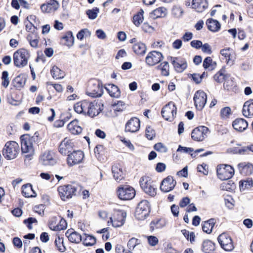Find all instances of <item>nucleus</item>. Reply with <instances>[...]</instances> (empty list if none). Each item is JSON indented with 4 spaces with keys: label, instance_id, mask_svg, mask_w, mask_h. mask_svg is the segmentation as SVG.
Segmentation results:
<instances>
[{
    "label": "nucleus",
    "instance_id": "nucleus-1",
    "mask_svg": "<svg viewBox=\"0 0 253 253\" xmlns=\"http://www.w3.org/2000/svg\"><path fill=\"white\" fill-rule=\"evenodd\" d=\"M21 151L24 157L31 160L35 154V146L36 145L35 136H30L25 134L20 137Z\"/></svg>",
    "mask_w": 253,
    "mask_h": 253
},
{
    "label": "nucleus",
    "instance_id": "nucleus-2",
    "mask_svg": "<svg viewBox=\"0 0 253 253\" xmlns=\"http://www.w3.org/2000/svg\"><path fill=\"white\" fill-rule=\"evenodd\" d=\"M19 152V145L14 141L7 142L2 149V154L4 157L9 160L16 158Z\"/></svg>",
    "mask_w": 253,
    "mask_h": 253
},
{
    "label": "nucleus",
    "instance_id": "nucleus-3",
    "mask_svg": "<svg viewBox=\"0 0 253 253\" xmlns=\"http://www.w3.org/2000/svg\"><path fill=\"white\" fill-rule=\"evenodd\" d=\"M81 189V187L76 184H68L60 186L58 188L59 194L63 201H66L72 198L76 194V192Z\"/></svg>",
    "mask_w": 253,
    "mask_h": 253
},
{
    "label": "nucleus",
    "instance_id": "nucleus-4",
    "mask_svg": "<svg viewBox=\"0 0 253 253\" xmlns=\"http://www.w3.org/2000/svg\"><path fill=\"white\" fill-rule=\"evenodd\" d=\"M30 56V53L27 50L24 48L17 50L13 54L14 65L19 68L25 66L28 63Z\"/></svg>",
    "mask_w": 253,
    "mask_h": 253
},
{
    "label": "nucleus",
    "instance_id": "nucleus-5",
    "mask_svg": "<svg viewBox=\"0 0 253 253\" xmlns=\"http://www.w3.org/2000/svg\"><path fill=\"white\" fill-rule=\"evenodd\" d=\"M103 93L102 83L99 80H91L88 83L86 94L92 97H100Z\"/></svg>",
    "mask_w": 253,
    "mask_h": 253
},
{
    "label": "nucleus",
    "instance_id": "nucleus-6",
    "mask_svg": "<svg viewBox=\"0 0 253 253\" xmlns=\"http://www.w3.org/2000/svg\"><path fill=\"white\" fill-rule=\"evenodd\" d=\"M150 212V207L148 201L142 200L136 209L135 216L138 220H143L149 215Z\"/></svg>",
    "mask_w": 253,
    "mask_h": 253
},
{
    "label": "nucleus",
    "instance_id": "nucleus-7",
    "mask_svg": "<svg viewBox=\"0 0 253 253\" xmlns=\"http://www.w3.org/2000/svg\"><path fill=\"white\" fill-rule=\"evenodd\" d=\"M216 172L220 179L226 180L233 177L234 174V169L230 165L221 164L217 166Z\"/></svg>",
    "mask_w": 253,
    "mask_h": 253
},
{
    "label": "nucleus",
    "instance_id": "nucleus-8",
    "mask_svg": "<svg viewBox=\"0 0 253 253\" xmlns=\"http://www.w3.org/2000/svg\"><path fill=\"white\" fill-rule=\"evenodd\" d=\"M140 185L143 191L151 197H154L157 194V189L153 184V181L147 176H142L139 181Z\"/></svg>",
    "mask_w": 253,
    "mask_h": 253
},
{
    "label": "nucleus",
    "instance_id": "nucleus-9",
    "mask_svg": "<svg viewBox=\"0 0 253 253\" xmlns=\"http://www.w3.org/2000/svg\"><path fill=\"white\" fill-rule=\"evenodd\" d=\"M118 197L123 200H129L133 199L135 195V190L128 185H121L117 189Z\"/></svg>",
    "mask_w": 253,
    "mask_h": 253
},
{
    "label": "nucleus",
    "instance_id": "nucleus-10",
    "mask_svg": "<svg viewBox=\"0 0 253 253\" xmlns=\"http://www.w3.org/2000/svg\"><path fill=\"white\" fill-rule=\"evenodd\" d=\"M176 107L173 102H170L162 109L161 114L167 121H172L176 115Z\"/></svg>",
    "mask_w": 253,
    "mask_h": 253
},
{
    "label": "nucleus",
    "instance_id": "nucleus-11",
    "mask_svg": "<svg viewBox=\"0 0 253 253\" xmlns=\"http://www.w3.org/2000/svg\"><path fill=\"white\" fill-rule=\"evenodd\" d=\"M207 100L206 93L202 90H198L194 96V101L196 108L198 110H202L204 107Z\"/></svg>",
    "mask_w": 253,
    "mask_h": 253
},
{
    "label": "nucleus",
    "instance_id": "nucleus-12",
    "mask_svg": "<svg viewBox=\"0 0 253 253\" xmlns=\"http://www.w3.org/2000/svg\"><path fill=\"white\" fill-rule=\"evenodd\" d=\"M84 157V153L82 151H73L68 154L67 161L70 166H72L82 162Z\"/></svg>",
    "mask_w": 253,
    "mask_h": 253
},
{
    "label": "nucleus",
    "instance_id": "nucleus-13",
    "mask_svg": "<svg viewBox=\"0 0 253 253\" xmlns=\"http://www.w3.org/2000/svg\"><path fill=\"white\" fill-rule=\"evenodd\" d=\"M218 241L224 250L231 251L233 250L234 246L232 240L227 234L223 233L220 234L218 237Z\"/></svg>",
    "mask_w": 253,
    "mask_h": 253
},
{
    "label": "nucleus",
    "instance_id": "nucleus-14",
    "mask_svg": "<svg viewBox=\"0 0 253 253\" xmlns=\"http://www.w3.org/2000/svg\"><path fill=\"white\" fill-rule=\"evenodd\" d=\"M163 58L161 52L154 50L148 53L145 62L148 65L152 66L159 63Z\"/></svg>",
    "mask_w": 253,
    "mask_h": 253
},
{
    "label": "nucleus",
    "instance_id": "nucleus-15",
    "mask_svg": "<svg viewBox=\"0 0 253 253\" xmlns=\"http://www.w3.org/2000/svg\"><path fill=\"white\" fill-rule=\"evenodd\" d=\"M74 147V143L71 140L65 138L60 143L59 151L63 155H68L71 153Z\"/></svg>",
    "mask_w": 253,
    "mask_h": 253
},
{
    "label": "nucleus",
    "instance_id": "nucleus-16",
    "mask_svg": "<svg viewBox=\"0 0 253 253\" xmlns=\"http://www.w3.org/2000/svg\"><path fill=\"white\" fill-rule=\"evenodd\" d=\"M176 181L172 176L169 175L164 178L161 182L160 189L164 192H169L175 187Z\"/></svg>",
    "mask_w": 253,
    "mask_h": 253
},
{
    "label": "nucleus",
    "instance_id": "nucleus-17",
    "mask_svg": "<svg viewBox=\"0 0 253 253\" xmlns=\"http://www.w3.org/2000/svg\"><path fill=\"white\" fill-rule=\"evenodd\" d=\"M127 247L128 250L126 253H140L142 246L139 239L132 237L128 241Z\"/></svg>",
    "mask_w": 253,
    "mask_h": 253
},
{
    "label": "nucleus",
    "instance_id": "nucleus-18",
    "mask_svg": "<svg viewBox=\"0 0 253 253\" xmlns=\"http://www.w3.org/2000/svg\"><path fill=\"white\" fill-rule=\"evenodd\" d=\"M90 105L87 110L86 115L90 117H94L98 115L103 109V105L101 103H98L94 100L93 102L89 101Z\"/></svg>",
    "mask_w": 253,
    "mask_h": 253
},
{
    "label": "nucleus",
    "instance_id": "nucleus-19",
    "mask_svg": "<svg viewBox=\"0 0 253 253\" xmlns=\"http://www.w3.org/2000/svg\"><path fill=\"white\" fill-rule=\"evenodd\" d=\"M40 161L44 166H53L56 163L54 153L51 151L43 153L40 157Z\"/></svg>",
    "mask_w": 253,
    "mask_h": 253
},
{
    "label": "nucleus",
    "instance_id": "nucleus-20",
    "mask_svg": "<svg viewBox=\"0 0 253 253\" xmlns=\"http://www.w3.org/2000/svg\"><path fill=\"white\" fill-rule=\"evenodd\" d=\"M208 131V127H195L192 132L191 137L194 140L203 141Z\"/></svg>",
    "mask_w": 253,
    "mask_h": 253
},
{
    "label": "nucleus",
    "instance_id": "nucleus-21",
    "mask_svg": "<svg viewBox=\"0 0 253 253\" xmlns=\"http://www.w3.org/2000/svg\"><path fill=\"white\" fill-rule=\"evenodd\" d=\"M67 224L65 220L61 219L59 222H58L57 217H52L49 222V227L53 231H60L66 228Z\"/></svg>",
    "mask_w": 253,
    "mask_h": 253
},
{
    "label": "nucleus",
    "instance_id": "nucleus-22",
    "mask_svg": "<svg viewBox=\"0 0 253 253\" xmlns=\"http://www.w3.org/2000/svg\"><path fill=\"white\" fill-rule=\"evenodd\" d=\"M59 4L55 0H49L46 4L41 5V8L42 11L47 13L53 12L58 9Z\"/></svg>",
    "mask_w": 253,
    "mask_h": 253
},
{
    "label": "nucleus",
    "instance_id": "nucleus-23",
    "mask_svg": "<svg viewBox=\"0 0 253 253\" xmlns=\"http://www.w3.org/2000/svg\"><path fill=\"white\" fill-rule=\"evenodd\" d=\"M89 105V101L84 100L77 102L74 105V110L79 114H83L86 115Z\"/></svg>",
    "mask_w": 253,
    "mask_h": 253
},
{
    "label": "nucleus",
    "instance_id": "nucleus-24",
    "mask_svg": "<svg viewBox=\"0 0 253 253\" xmlns=\"http://www.w3.org/2000/svg\"><path fill=\"white\" fill-rule=\"evenodd\" d=\"M240 173L243 175H249L253 172V165L249 162H242L238 165Z\"/></svg>",
    "mask_w": 253,
    "mask_h": 253
},
{
    "label": "nucleus",
    "instance_id": "nucleus-25",
    "mask_svg": "<svg viewBox=\"0 0 253 253\" xmlns=\"http://www.w3.org/2000/svg\"><path fill=\"white\" fill-rule=\"evenodd\" d=\"M171 59L176 72L181 73L187 68V63L185 60H179L177 58L172 57Z\"/></svg>",
    "mask_w": 253,
    "mask_h": 253
},
{
    "label": "nucleus",
    "instance_id": "nucleus-26",
    "mask_svg": "<svg viewBox=\"0 0 253 253\" xmlns=\"http://www.w3.org/2000/svg\"><path fill=\"white\" fill-rule=\"evenodd\" d=\"M191 6L198 12H202L208 7L207 0H192Z\"/></svg>",
    "mask_w": 253,
    "mask_h": 253
},
{
    "label": "nucleus",
    "instance_id": "nucleus-27",
    "mask_svg": "<svg viewBox=\"0 0 253 253\" xmlns=\"http://www.w3.org/2000/svg\"><path fill=\"white\" fill-rule=\"evenodd\" d=\"M66 236L72 243L78 244L83 240L82 236L76 231L68 230L65 233Z\"/></svg>",
    "mask_w": 253,
    "mask_h": 253
},
{
    "label": "nucleus",
    "instance_id": "nucleus-28",
    "mask_svg": "<svg viewBox=\"0 0 253 253\" xmlns=\"http://www.w3.org/2000/svg\"><path fill=\"white\" fill-rule=\"evenodd\" d=\"M220 54L227 59V63H229L230 62L232 64L233 63L234 60L236 59L235 54L233 50L228 47L226 48L222 49L220 50Z\"/></svg>",
    "mask_w": 253,
    "mask_h": 253
},
{
    "label": "nucleus",
    "instance_id": "nucleus-29",
    "mask_svg": "<svg viewBox=\"0 0 253 253\" xmlns=\"http://www.w3.org/2000/svg\"><path fill=\"white\" fill-rule=\"evenodd\" d=\"M126 213L120 212L117 214V217L114 220L110 218V222L114 227H119L122 226L125 223Z\"/></svg>",
    "mask_w": 253,
    "mask_h": 253
},
{
    "label": "nucleus",
    "instance_id": "nucleus-30",
    "mask_svg": "<svg viewBox=\"0 0 253 253\" xmlns=\"http://www.w3.org/2000/svg\"><path fill=\"white\" fill-rule=\"evenodd\" d=\"M243 114L245 117L253 115V99L245 102L243 107Z\"/></svg>",
    "mask_w": 253,
    "mask_h": 253
},
{
    "label": "nucleus",
    "instance_id": "nucleus-31",
    "mask_svg": "<svg viewBox=\"0 0 253 253\" xmlns=\"http://www.w3.org/2000/svg\"><path fill=\"white\" fill-rule=\"evenodd\" d=\"M22 193L26 198L35 197L36 193L33 189L32 186L30 184L24 185L22 187Z\"/></svg>",
    "mask_w": 253,
    "mask_h": 253
},
{
    "label": "nucleus",
    "instance_id": "nucleus-32",
    "mask_svg": "<svg viewBox=\"0 0 253 253\" xmlns=\"http://www.w3.org/2000/svg\"><path fill=\"white\" fill-rule=\"evenodd\" d=\"M109 95L115 98H119L121 95V91L117 86L113 84H109L105 87Z\"/></svg>",
    "mask_w": 253,
    "mask_h": 253
},
{
    "label": "nucleus",
    "instance_id": "nucleus-33",
    "mask_svg": "<svg viewBox=\"0 0 253 253\" xmlns=\"http://www.w3.org/2000/svg\"><path fill=\"white\" fill-rule=\"evenodd\" d=\"M133 51L137 55H143L146 51V46L142 42H137L133 46Z\"/></svg>",
    "mask_w": 253,
    "mask_h": 253
},
{
    "label": "nucleus",
    "instance_id": "nucleus-34",
    "mask_svg": "<svg viewBox=\"0 0 253 253\" xmlns=\"http://www.w3.org/2000/svg\"><path fill=\"white\" fill-rule=\"evenodd\" d=\"M74 37L71 31L67 32L65 35L62 38V42L63 44L68 47H71L74 44Z\"/></svg>",
    "mask_w": 253,
    "mask_h": 253
},
{
    "label": "nucleus",
    "instance_id": "nucleus-35",
    "mask_svg": "<svg viewBox=\"0 0 253 253\" xmlns=\"http://www.w3.org/2000/svg\"><path fill=\"white\" fill-rule=\"evenodd\" d=\"M112 172L116 181L119 182L123 178V172L120 166L114 165L112 166Z\"/></svg>",
    "mask_w": 253,
    "mask_h": 253
},
{
    "label": "nucleus",
    "instance_id": "nucleus-36",
    "mask_svg": "<svg viewBox=\"0 0 253 253\" xmlns=\"http://www.w3.org/2000/svg\"><path fill=\"white\" fill-rule=\"evenodd\" d=\"M217 64L215 61L212 60L211 57H206L203 63V66L205 69L212 71L215 69Z\"/></svg>",
    "mask_w": 253,
    "mask_h": 253
},
{
    "label": "nucleus",
    "instance_id": "nucleus-37",
    "mask_svg": "<svg viewBox=\"0 0 253 253\" xmlns=\"http://www.w3.org/2000/svg\"><path fill=\"white\" fill-rule=\"evenodd\" d=\"M206 24L209 30L212 32H217L220 28V24L218 21L209 19L207 21Z\"/></svg>",
    "mask_w": 253,
    "mask_h": 253
},
{
    "label": "nucleus",
    "instance_id": "nucleus-38",
    "mask_svg": "<svg viewBox=\"0 0 253 253\" xmlns=\"http://www.w3.org/2000/svg\"><path fill=\"white\" fill-rule=\"evenodd\" d=\"M215 223V219L213 218H211L205 221L202 224V229L203 231L208 234L211 233Z\"/></svg>",
    "mask_w": 253,
    "mask_h": 253
},
{
    "label": "nucleus",
    "instance_id": "nucleus-39",
    "mask_svg": "<svg viewBox=\"0 0 253 253\" xmlns=\"http://www.w3.org/2000/svg\"><path fill=\"white\" fill-rule=\"evenodd\" d=\"M225 70L224 68H222L216 74L213 76L214 80L218 83H222L226 80L227 78L229 76L228 74H225Z\"/></svg>",
    "mask_w": 253,
    "mask_h": 253
},
{
    "label": "nucleus",
    "instance_id": "nucleus-40",
    "mask_svg": "<svg viewBox=\"0 0 253 253\" xmlns=\"http://www.w3.org/2000/svg\"><path fill=\"white\" fill-rule=\"evenodd\" d=\"M151 17L153 19L164 17L167 15V9L165 7H159L151 13Z\"/></svg>",
    "mask_w": 253,
    "mask_h": 253
},
{
    "label": "nucleus",
    "instance_id": "nucleus-41",
    "mask_svg": "<svg viewBox=\"0 0 253 253\" xmlns=\"http://www.w3.org/2000/svg\"><path fill=\"white\" fill-rule=\"evenodd\" d=\"M51 74L54 79H62L65 76V73L58 67L54 66L50 70Z\"/></svg>",
    "mask_w": 253,
    "mask_h": 253
},
{
    "label": "nucleus",
    "instance_id": "nucleus-42",
    "mask_svg": "<svg viewBox=\"0 0 253 253\" xmlns=\"http://www.w3.org/2000/svg\"><path fill=\"white\" fill-rule=\"evenodd\" d=\"M240 189L241 191H245L250 189L253 185V180L252 178H247L241 180L239 182Z\"/></svg>",
    "mask_w": 253,
    "mask_h": 253
},
{
    "label": "nucleus",
    "instance_id": "nucleus-43",
    "mask_svg": "<svg viewBox=\"0 0 253 253\" xmlns=\"http://www.w3.org/2000/svg\"><path fill=\"white\" fill-rule=\"evenodd\" d=\"M82 237L83 240L82 241H83L84 246H91L96 243V239L92 236L84 234Z\"/></svg>",
    "mask_w": 253,
    "mask_h": 253
},
{
    "label": "nucleus",
    "instance_id": "nucleus-44",
    "mask_svg": "<svg viewBox=\"0 0 253 253\" xmlns=\"http://www.w3.org/2000/svg\"><path fill=\"white\" fill-rule=\"evenodd\" d=\"M213 249V244L210 240L204 241L203 243L202 250L204 252L208 253Z\"/></svg>",
    "mask_w": 253,
    "mask_h": 253
},
{
    "label": "nucleus",
    "instance_id": "nucleus-45",
    "mask_svg": "<svg viewBox=\"0 0 253 253\" xmlns=\"http://www.w3.org/2000/svg\"><path fill=\"white\" fill-rule=\"evenodd\" d=\"M27 39L31 46L37 47L38 45L39 40L36 37V35L33 34H29L27 36Z\"/></svg>",
    "mask_w": 253,
    "mask_h": 253
},
{
    "label": "nucleus",
    "instance_id": "nucleus-46",
    "mask_svg": "<svg viewBox=\"0 0 253 253\" xmlns=\"http://www.w3.org/2000/svg\"><path fill=\"white\" fill-rule=\"evenodd\" d=\"M248 122L243 118H237L232 123V126H248Z\"/></svg>",
    "mask_w": 253,
    "mask_h": 253
},
{
    "label": "nucleus",
    "instance_id": "nucleus-47",
    "mask_svg": "<svg viewBox=\"0 0 253 253\" xmlns=\"http://www.w3.org/2000/svg\"><path fill=\"white\" fill-rule=\"evenodd\" d=\"M99 12V8L97 7H95L92 9H88L86 10V13L89 19H94L97 17Z\"/></svg>",
    "mask_w": 253,
    "mask_h": 253
},
{
    "label": "nucleus",
    "instance_id": "nucleus-48",
    "mask_svg": "<svg viewBox=\"0 0 253 253\" xmlns=\"http://www.w3.org/2000/svg\"><path fill=\"white\" fill-rule=\"evenodd\" d=\"M181 232L187 240H189L191 243L194 242L195 236L194 232H190L185 229L182 230Z\"/></svg>",
    "mask_w": 253,
    "mask_h": 253
},
{
    "label": "nucleus",
    "instance_id": "nucleus-49",
    "mask_svg": "<svg viewBox=\"0 0 253 253\" xmlns=\"http://www.w3.org/2000/svg\"><path fill=\"white\" fill-rule=\"evenodd\" d=\"M220 113L222 119H227L232 113L231 109L229 107H224L221 109Z\"/></svg>",
    "mask_w": 253,
    "mask_h": 253
},
{
    "label": "nucleus",
    "instance_id": "nucleus-50",
    "mask_svg": "<svg viewBox=\"0 0 253 253\" xmlns=\"http://www.w3.org/2000/svg\"><path fill=\"white\" fill-rule=\"evenodd\" d=\"M91 33L87 29H83L78 32L77 37L78 40L82 41L84 37H89Z\"/></svg>",
    "mask_w": 253,
    "mask_h": 253
},
{
    "label": "nucleus",
    "instance_id": "nucleus-51",
    "mask_svg": "<svg viewBox=\"0 0 253 253\" xmlns=\"http://www.w3.org/2000/svg\"><path fill=\"white\" fill-rule=\"evenodd\" d=\"M140 123L138 118L132 117L126 123L125 126H140Z\"/></svg>",
    "mask_w": 253,
    "mask_h": 253
},
{
    "label": "nucleus",
    "instance_id": "nucleus-52",
    "mask_svg": "<svg viewBox=\"0 0 253 253\" xmlns=\"http://www.w3.org/2000/svg\"><path fill=\"white\" fill-rule=\"evenodd\" d=\"M154 148L157 151L161 153H167L168 151L167 146L161 142L156 143L154 145Z\"/></svg>",
    "mask_w": 253,
    "mask_h": 253
},
{
    "label": "nucleus",
    "instance_id": "nucleus-53",
    "mask_svg": "<svg viewBox=\"0 0 253 253\" xmlns=\"http://www.w3.org/2000/svg\"><path fill=\"white\" fill-rule=\"evenodd\" d=\"M1 78L2 80V85L4 87H7L9 84L8 72L3 71L2 73V77Z\"/></svg>",
    "mask_w": 253,
    "mask_h": 253
},
{
    "label": "nucleus",
    "instance_id": "nucleus-54",
    "mask_svg": "<svg viewBox=\"0 0 253 253\" xmlns=\"http://www.w3.org/2000/svg\"><path fill=\"white\" fill-rule=\"evenodd\" d=\"M145 132L146 137L148 139L152 140L155 137V131L153 127H147Z\"/></svg>",
    "mask_w": 253,
    "mask_h": 253
},
{
    "label": "nucleus",
    "instance_id": "nucleus-55",
    "mask_svg": "<svg viewBox=\"0 0 253 253\" xmlns=\"http://www.w3.org/2000/svg\"><path fill=\"white\" fill-rule=\"evenodd\" d=\"M169 63L167 61L164 62V65L161 68V74L164 76H169Z\"/></svg>",
    "mask_w": 253,
    "mask_h": 253
},
{
    "label": "nucleus",
    "instance_id": "nucleus-56",
    "mask_svg": "<svg viewBox=\"0 0 253 253\" xmlns=\"http://www.w3.org/2000/svg\"><path fill=\"white\" fill-rule=\"evenodd\" d=\"M143 17L140 14L135 15L133 17V22L135 26L138 27L142 23Z\"/></svg>",
    "mask_w": 253,
    "mask_h": 253
},
{
    "label": "nucleus",
    "instance_id": "nucleus-57",
    "mask_svg": "<svg viewBox=\"0 0 253 253\" xmlns=\"http://www.w3.org/2000/svg\"><path fill=\"white\" fill-rule=\"evenodd\" d=\"M148 242L151 246H156L159 242L158 239L154 236H150L147 237Z\"/></svg>",
    "mask_w": 253,
    "mask_h": 253
},
{
    "label": "nucleus",
    "instance_id": "nucleus-58",
    "mask_svg": "<svg viewBox=\"0 0 253 253\" xmlns=\"http://www.w3.org/2000/svg\"><path fill=\"white\" fill-rule=\"evenodd\" d=\"M201 48L202 49V51L204 53H206L209 54H211L212 53L211 46L208 43H205L204 44H202Z\"/></svg>",
    "mask_w": 253,
    "mask_h": 253
},
{
    "label": "nucleus",
    "instance_id": "nucleus-59",
    "mask_svg": "<svg viewBox=\"0 0 253 253\" xmlns=\"http://www.w3.org/2000/svg\"><path fill=\"white\" fill-rule=\"evenodd\" d=\"M37 220L36 218L33 217H29L28 219L24 220V223L27 224L28 228L29 229H31L32 228V224L33 223H37Z\"/></svg>",
    "mask_w": 253,
    "mask_h": 253
},
{
    "label": "nucleus",
    "instance_id": "nucleus-60",
    "mask_svg": "<svg viewBox=\"0 0 253 253\" xmlns=\"http://www.w3.org/2000/svg\"><path fill=\"white\" fill-rule=\"evenodd\" d=\"M69 131L73 135H78L82 132V127H68Z\"/></svg>",
    "mask_w": 253,
    "mask_h": 253
},
{
    "label": "nucleus",
    "instance_id": "nucleus-61",
    "mask_svg": "<svg viewBox=\"0 0 253 253\" xmlns=\"http://www.w3.org/2000/svg\"><path fill=\"white\" fill-rule=\"evenodd\" d=\"M16 87H22L25 84V80L23 79L20 77H17L15 79Z\"/></svg>",
    "mask_w": 253,
    "mask_h": 253
},
{
    "label": "nucleus",
    "instance_id": "nucleus-62",
    "mask_svg": "<svg viewBox=\"0 0 253 253\" xmlns=\"http://www.w3.org/2000/svg\"><path fill=\"white\" fill-rule=\"evenodd\" d=\"M177 152H183L186 153H190L194 151V150L192 148L183 147L181 145H179L177 150Z\"/></svg>",
    "mask_w": 253,
    "mask_h": 253
},
{
    "label": "nucleus",
    "instance_id": "nucleus-63",
    "mask_svg": "<svg viewBox=\"0 0 253 253\" xmlns=\"http://www.w3.org/2000/svg\"><path fill=\"white\" fill-rule=\"evenodd\" d=\"M121 141L126 146L129 150L133 151L134 150V147L129 140H126L125 138H121Z\"/></svg>",
    "mask_w": 253,
    "mask_h": 253
},
{
    "label": "nucleus",
    "instance_id": "nucleus-64",
    "mask_svg": "<svg viewBox=\"0 0 253 253\" xmlns=\"http://www.w3.org/2000/svg\"><path fill=\"white\" fill-rule=\"evenodd\" d=\"M191 46L196 49H199L202 45V42L199 40H193L190 42Z\"/></svg>",
    "mask_w": 253,
    "mask_h": 253
}]
</instances>
